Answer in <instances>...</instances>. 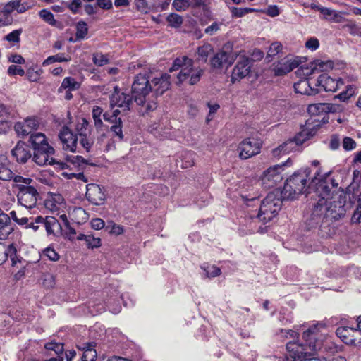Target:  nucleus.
I'll use <instances>...</instances> for the list:
<instances>
[{
    "mask_svg": "<svg viewBox=\"0 0 361 361\" xmlns=\"http://www.w3.org/2000/svg\"><path fill=\"white\" fill-rule=\"evenodd\" d=\"M106 307H108L109 310L114 314H118L121 312V307L117 305L116 307H111V299H108L104 303H95L94 305V309L96 314H100L105 311ZM94 314V310L92 309V315Z\"/></svg>",
    "mask_w": 361,
    "mask_h": 361,
    "instance_id": "obj_26",
    "label": "nucleus"
},
{
    "mask_svg": "<svg viewBox=\"0 0 361 361\" xmlns=\"http://www.w3.org/2000/svg\"><path fill=\"white\" fill-rule=\"evenodd\" d=\"M103 110L99 106H94L92 110V118L94 121L95 126L97 128H100L102 126V121L100 118L101 114H102Z\"/></svg>",
    "mask_w": 361,
    "mask_h": 361,
    "instance_id": "obj_47",
    "label": "nucleus"
},
{
    "mask_svg": "<svg viewBox=\"0 0 361 361\" xmlns=\"http://www.w3.org/2000/svg\"><path fill=\"white\" fill-rule=\"evenodd\" d=\"M166 20L169 25L173 27H178L183 23L182 16L176 13H171Z\"/></svg>",
    "mask_w": 361,
    "mask_h": 361,
    "instance_id": "obj_46",
    "label": "nucleus"
},
{
    "mask_svg": "<svg viewBox=\"0 0 361 361\" xmlns=\"http://www.w3.org/2000/svg\"><path fill=\"white\" fill-rule=\"evenodd\" d=\"M250 68L251 63L249 57L240 56L236 65L233 68L231 75V81L235 82L246 77L249 75Z\"/></svg>",
    "mask_w": 361,
    "mask_h": 361,
    "instance_id": "obj_12",
    "label": "nucleus"
},
{
    "mask_svg": "<svg viewBox=\"0 0 361 361\" xmlns=\"http://www.w3.org/2000/svg\"><path fill=\"white\" fill-rule=\"evenodd\" d=\"M93 328V331L95 332V338H102V336L105 335L106 330L102 325L97 323L94 325Z\"/></svg>",
    "mask_w": 361,
    "mask_h": 361,
    "instance_id": "obj_63",
    "label": "nucleus"
},
{
    "mask_svg": "<svg viewBox=\"0 0 361 361\" xmlns=\"http://www.w3.org/2000/svg\"><path fill=\"white\" fill-rule=\"evenodd\" d=\"M12 157L20 164H25L32 157L30 147L24 142L19 141L11 150Z\"/></svg>",
    "mask_w": 361,
    "mask_h": 361,
    "instance_id": "obj_15",
    "label": "nucleus"
},
{
    "mask_svg": "<svg viewBox=\"0 0 361 361\" xmlns=\"http://www.w3.org/2000/svg\"><path fill=\"white\" fill-rule=\"evenodd\" d=\"M310 78H308L307 80H301L299 82L295 83L294 88L295 92L302 94H315L317 92L315 89L310 87Z\"/></svg>",
    "mask_w": 361,
    "mask_h": 361,
    "instance_id": "obj_25",
    "label": "nucleus"
},
{
    "mask_svg": "<svg viewBox=\"0 0 361 361\" xmlns=\"http://www.w3.org/2000/svg\"><path fill=\"white\" fill-rule=\"evenodd\" d=\"M201 269L204 271L207 277H216L221 274V269L215 265L204 264L201 266Z\"/></svg>",
    "mask_w": 361,
    "mask_h": 361,
    "instance_id": "obj_37",
    "label": "nucleus"
},
{
    "mask_svg": "<svg viewBox=\"0 0 361 361\" xmlns=\"http://www.w3.org/2000/svg\"><path fill=\"white\" fill-rule=\"evenodd\" d=\"M106 230H107L109 233L116 235H121L123 233V227L115 224H113L111 226H106Z\"/></svg>",
    "mask_w": 361,
    "mask_h": 361,
    "instance_id": "obj_56",
    "label": "nucleus"
},
{
    "mask_svg": "<svg viewBox=\"0 0 361 361\" xmlns=\"http://www.w3.org/2000/svg\"><path fill=\"white\" fill-rule=\"evenodd\" d=\"M26 76L31 82H37L39 80L43 71L38 68L37 64L32 63L30 66L26 65Z\"/></svg>",
    "mask_w": 361,
    "mask_h": 361,
    "instance_id": "obj_30",
    "label": "nucleus"
},
{
    "mask_svg": "<svg viewBox=\"0 0 361 361\" xmlns=\"http://www.w3.org/2000/svg\"><path fill=\"white\" fill-rule=\"evenodd\" d=\"M13 23V18L11 15H6L0 13V27L11 25Z\"/></svg>",
    "mask_w": 361,
    "mask_h": 361,
    "instance_id": "obj_62",
    "label": "nucleus"
},
{
    "mask_svg": "<svg viewBox=\"0 0 361 361\" xmlns=\"http://www.w3.org/2000/svg\"><path fill=\"white\" fill-rule=\"evenodd\" d=\"M361 219V202H358L351 216L352 224H359Z\"/></svg>",
    "mask_w": 361,
    "mask_h": 361,
    "instance_id": "obj_57",
    "label": "nucleus"
},
{
    "mask_svg": "<svg viewBox=\"0 0 361 361\" xmlns=\"http://www.w3.org/2000/svg\"><path fill=\"white\" fill-rule=\"evenodd\" d=\"M311 199V213L305 220L308 229L322 222L338 221L345 216V196L331 192L325 181H322L318 185Z\"/></svg>",
    "mask_w": 361,
    "mask_h": 361,
    "instance_id": "obj_1",
    "label": "nucleus"
},
{
    "mask_svg": "<svg viewBox=\"0 0 361 361\" xmlns=\"http://www.w3.org/2000/svg\"><path fill=\"white\" fill-rule=\"evenodd\" d=\"M36 224H41L46 229L47 235L53 234L55 235L56 233L61 230V226L59 221L54 216H46L43 218L41 216L35 218Z\"/></svg>",
    "mask_w": 361,
    "mask_h": 361,
    "instance_id": "obj_17",
    "label": "nucleus"
},
{
    "mask_svg": "<svg viewBox=\"0 0 361 361\" xmlns=\"http://www.w3.org/2000/svg\"><path fill=\"white\" fill-rule=\"evenodd\" d=\"M193 63V60L186 56L178 57L173 61L169 71L172 73L180 70L176 75L177 82L181 84L188 80V83L193 85L200 80L204 73L202 68L200 67L195 68Z\"/></svg>",
    "mask_w": 361,
    "mask_h": 361,
    "instance_id": "obj_4",
    "label": "nucleus"
},
{
    "mask_svg": "<svg viewBox=\"0 0 361 361\" xmlns=\"http://www.w3.org/2000/svg\"><path fill=\"white\" fill-rule=\"evenodd\" d=\"M279 336L281 338L295 339L298 337V333L290 329H281Z\"/></svg>",
    "mask_w": 361,
    "mask_h": 361,
    "instance_id": "obj_64",
    "label": "nucleus"
},
{
    "mask_svg": "<svg viewBox=\"0 0 361 361\" xmlns=\"http://www.w3.org/2000/svg\"><path fill=\"white\" fill-rule=\"evenodd\" d=\"M80 84L71 77H66L61 86L58 89L59 93H62L63 90H75L79 89Z\"/></svg>",
    "mask_w": 361,
    "mask_h": 361,
    "instance_id": "obj_31",
    "label": "nucleus"
},
{
    "mask_svg": "<svg viewBox=\"0 0 361 361\" xmlns=\"http://www.w3.org/2000/svg\"><path fill=\"white\" fill-rule=\"evenodd\" d=\"M7 73L9 75H18L23 76L25 74L24 69L16 65H11L8 68Z\"/></svg>",
    "mask_w": 361,
    "mask_h": 361,
    "instance_id": "obj_51",
    "label": "nucleus"
},
{
    "mask_svg": "<svg viewBox=\"0 0 361 361\" xmlns=\"http://www.w3.org/2000/svg\"><path fill=\"white\" fill-rule=\"evenodd\" d=\"M12 178L15 183L14 185L22 184L24 185H30L33 181L32 179L30 178H24L19 175L14 176Z\"/></svg>",
    "mask_w": 361,
    "mask_h": 361,
    "instance_id": "obj_53",
    "label": "nucleus"
},
{
    "mask_svg": "<svg viewBox=\"0 0 361 361\" xmlns=\"http://www.w3.org/2000/svg\"><path fill=\"white\" fill-rule=\"evenodd\" d=\"M67 162L73 165L80 166L82 163H85L84 159L81 156L67 155L66 157Z\"/></svg>",
    "mask_w": 361,
    "mask_h": 361,
    "instance_id": "obj_58",
    "label": "nucleus"
},
{
    "mask_svg": "<svg viewBox=\"0 0 361 361\" xmlns=\"http://www.w3.org/2000/svg\"><path fill=\"white\" fill-rule=\"evenodd\" d=\"M15 225L11 223V217L0 208V240L7 239L14 231Z\"/></svg>",
    "mask_w": 361,
    "mask_h": 361,
    "instance_id": "obj_18",
    "label": "nucleus"
},
{
    "mask_svg": "<svg viewBox=\"0 0 361 361\" xmlns=\"http://www.w3.org/2000/svg\"><path fill=\"white\" fill-rule=\"evenodd\" d=\"M6 260L9 257L13 267L16 266L18 262H21L22 257L18 255L17 248L13 243L6 246Z\"/></svg>",
    "mask_w": 361,
    "mask_h": 361,
    "instance_id": "obj_33",
    "label": "nucleus"
},
{
    "mask_svg": "<svg viewBox=\"0 0 361 361\" xmlns=\"http://www.w3.org/2000/svg\"><path fill=\"white\" fill-rule=\"evenodd\" d=\"M44 348L48 350L54 351L58 355L62 354L64 351L63 343L54 341L47 343Z\"/></svg>",
    "mask_w": 361,
    "mask_h": 361,
    "instance_id": "obj_41",
    "label": "nucleus"
},
{
    "mask_svg": "<svg viewBox=\"0 0 361 361\" xmlns=\"http://www.w3.org/2000/svg\"><path fill=\"white\" fill-rule=\"evenodd\" d=\"M44 255L47 256L49 259L53 262H56L59 259V255L56 250L50 247L46 248L44 250Z\"/></svg>",
    "mask_w": 361,
    "mask_h": 361,
    "instance_id": "obj_54",
    "label": "nucleus"
},
{
    "mask_svg": "<svg viewBox=\"0 0 361 361\" xmlns=\"http://www.w3.org/2000/svg\"><path fill=\"white\" fill-rule=\"evenodd\" d=\"M331 171L322 173V169L318 168L314 173V180H317V187L322 181L326 182V185L331 189V192L334 193V190L332 191L333 188H336L338 186V183L334 180L329 178ZM317 188H316L317 189Z\"/></svg>",
    "mask_w": 361,
    "mask_h": 361,
    "instance_id": "obj_23",
    "label": "nucleus"
},
{
    "mask_svg": "<svg viewBox=\"0 0 361 361\" xmlns=\"http://www.w3.org/2000/svg\"><path fill=\"white\" fill-rule=\"evenodd\" d=\"M343 28L350 35L353 36L361 37V27L352 21H348Z\"/></svg>",
    "mask_w": 361,
    "mask_h": 361,
    "instance_id": "obj_40",
    "label": "nucleus"
},
{
    "mask_svg": "<svg viewBox=\"0 0 361 361\" xmlns=\"http://www.w3.org/2000/svg\"><path fill=\"white\" fill-rule=\"evenodd\" d=\"M92 60L94 64L99 66H102L109 63V55L103 54L102 53H94L92 56Z\"/></svg>",
    "mask_w": 361,
    "mask_h": 361,
    "instance_id": "obj_45",
    "label": "nucleus"
},
{
    "mask_svg": "<svg viewBox=\"0 0 361 361\" xmlns=\"http://www.w3.org/2000/svg\"><path fill=\"white\" fill-rule=\"evenodd\" d=\"M106 195L104 188L94 183H92V204L102 205L106 200Z\"/></svg>",
    "mask_w": 361,
    "mask_h": 361,
    "instance_id": "obj_22",
    "label": "nucleus"
},
{
    "mask_svg": "<svg viewBox=\"0 0 361 361\" xmlns=\"http://www.w3.org/2000/svg\"><path fill=\"white\" fill-rule=\"evenodd\" d=\"M326 329V324L317 322L310 326L302 334V343L290 341L286 344L287 361H295L301 360L321 348V341L318 338V334L322 329Z\"/></svg>",
    "mask_w": 361,
    "mask_h": 361,
    "instance_id": "obj_3",
    "label": "nucleus"
},
{
    "mask_svg": "<svg viewBox=\"0 0 361 361\" xmlns=\"http://www.w3.org/2000/svg\"><path fill=\"white\" fill-rule=\"evenodd\" d=\"M54 154V149L53 150L49 149H39L37 148L33 152V161L39 166L55 165L60 166L61 169L68 167L67 163L61 161H57L55 158L50 156Z\"/></svg>",
    "mask_w": 361,
    "mask_h": 361,
    "instance_id": "obj_9",
    "label": "nucleus"
},
{
    "mask_svg": "<svg viewBox=\"0 0 361 361\" xmlns=\"http://www.w3.org/2000/svg\"><path fill=\"white\" fill-rule=\"evenodd\" d=\"M283 200L280 190L270 192L262 201L257 219L264 224L271 221L281 210Z\"/></svg>",
    "mask_w": 361,
    "mask_h": 361,
    "instance_id": "obj_6",
    "label": "nucleus"
},
{
    "mask_svg": "<svg viewBox=\"0 0 361 361\" xmlns=\"http://www.w3.org/2000/svg\"><path fill=\"white\" fill-rule=\"evenodd\" d=\"M70 58H67L65 56L64 54L59 53L54 56H50L47 57L43 62L42 66H47L50 64H52L55 62H67L70 61Z\"/></svg>",
    "mask_w": 361,
    "mask_h": 361,
    "instance_id": "obj_36",
    "label": "nucleus"
},
{
    "mask_svg": "<svg viewBox=\"0 0 361 361\" xmlns=\"http://www.w3.org/2000/svg\"><path fill=\"white\" fill-rule=\"evenodd\" d=\"M73 214L78 221V224L85 222L89 219V214L82 207H76L73 210Z\"/></svg>",
    "mask_w": 361,
    "mask_h": 361,
    "instance_id": "obj_44",
    "label": "nucleus"
},
{
    "mask_svg": "<svg viewBox=\"0 0 361 361\" xmlns=\"http://www.w3.org/2000/svg\"><path fill=\"white\" fill-rule=\"evenodd\" d=\"M29 142L31 144L33 151L37 148L53 150V147L47 142L44 134L42 133L31 134L29 138Z\"/></svg>",
    "mask_w": 361,
    "mask_h": 361,
    "instance_id": "obj_21",
    "label": "nucleus"
},
{
    "mask_svg": "<svg viewBox=\"0 0 361 361\" xmlns=\"http://www.w3.org/2000/svg\"><path fill=\"white\" fill-rule=\"evenodd\" d=\"M88 27L86 23L84 21H79L76 24V33H75V39H73V38H70L71 42H75L77 41H80L83 39L85 36L87 35Z\"/></svg>",
    "mask_w": 361,
    "mask_h": 361,
    "instance_id": "obj_32",
    "label": "nucleus"
},
{
    "mask_svg": "<svg viewBox=\"0 0 361 361\" xmlns=\"http://www.w3.org/2000/svg\"><path fill=\"white\" fill-rule=\"evenodd\" d=\"M326 105L324 103H317L310 104L307 107V112L311 116H317L325 114Z\"/></svg>",
    "mask_w": 361,
    "mask_h": 361,
    "instance_id": "obj_38",
    "label": "nucleus"
},
{
    "mask_svg": "<svg viewBox=\"0 0 361 361\" xmlns=\"http://www.w3.org/2000/svg\"><path fill=\"white\" fill-rule=\"evenodd\" d=\"M261 143L254 138H247L243 140L238 148L239 157L242 159H247L260 152Z\"/></svg>",
    "mask_w": 361,
    "mask_h": 361,
    "instance_id": "obj_11",
    "label": "nucleus"
},
{
    "mask_svg": "<svg viewBox=\"0 0 361 361\" xmlns=\"http://www.w3.org/2000/svg\"><path fill=\"white\" fill-rule=\"evenodd\" d=\"M316 85L322 87L326 92H336L340 85H343V82L341 79L336 80L326 73H322L319 76Z\"/></svg>",
    "mask_w": 361,
    "mask_h": 361,
    "instance_id": "obj_16",
    "label": "nucleus"
},
{
    "mask_svg": "<svg viewBox=\"0 0 361 361\" xmlns=\"http://www.w3.org/2000/svg\"><path fill=\"white\" fill-rule=\"evenodd\" d=\"M282 47H283V46L281 42H273L270 45V47L268 49V51H267V59H268V61H270L271 60H272L273 57H274L279 52H281L282 50Z\"/></svg>",
    "mask_w": 361,
    "mask_h": 361,
    "instance_id": "obj_39",
    "label": "nucleus"
},
{
    "mask_svg": "<svg viewBox=\"0 0 361 361\" xmlns=\"http://www.w3.org/2000/svg\"><path fill=\"white\" fill-rule=\"evenodd\" d=\"M343 147L345 150H352L355 148L356 142L351 137H345L343 140Z\"/></svg>",
    "mask_w": 361,
    "mask_h": 361,
    "instance_id": "obj_61",
    "label": "nucleus"
},
{
    "mask_svg": "<svg viewBox=\"0 0 361 361\" xmlns=\"http://www.w3.org/2000/svg\"><path fill=\"white\" fill-rule=\"evenodd\" d=\"M318 11L323 15L326 20H331L334 23H341L344 20L341 13L337 11L322 6H319Z\"/></svg>",
    "mask_w": 361,
    "mask_h": 361,
    "instance_id": "obj_24",
    "label": "nucleus"
},
{
    "mask_svg": "<svg viewBox=\"0 0 361 361\" xmlns=\"http://www.w3.org/2000/svg\"><path fill=\"white\" fill-rule=\"evenodd\" d=\"M273 71L275 75L281 76L292 71V68L287 64L286 59H283L273 68Z\"/></svg>",
    "mask_w": 361,
    "mask_h": 361,
    "instance_id": "obj_34",
    "label": "nucleus"
},
{
    "mask_svg": "<svg viewBox=\"0 0 361 361\" xmlns=\"http://www.w3.org/2000/svg\"><path fill=\"white\" fill-rule=\"evenodd\" d=\"M59 138L63 144V149L74 152L76 150L78 136L64 126L59 133Z\"/></svg>",
    "mask_w": 361,
    "mask_h": 361,
    "instance_id": "obj_14",
    "label": "nucleus"
},
{
    "mask_svg": "<svg viewBox=\"0 0 361 361\" xmlns=\"http://www.w3.org/2000/svg\"><path fill=\"white\" fill-rule=\"evenodd\" d=\"M14 130L19 136L25 137L29 134H32V132L25 127L22 122H17L14 126Z\"/></svg>",
    "mask_w": 361,
    "mask_h": 361,
    "instance_id": "obj_50",
    "label": "nucleus"
},
{
    "mask_svg": "<svg viewBox=\"0 0 361 361\" xmlns=\"http://www.w3.org/2000/svg\"><path fill=\"white\" fill-rule=\"evenodd\" d=\"M233 58L231 54L220 51L217 52L211 59V66L214 68H221L224 66H229L233 62Z\"/></svg>",
    "mask_w": 361,
    "mask_h": 361,
    "instance_id": "obj_19",
    "label": "nucleus"
},
{
    "mask_svg": "<svg viewBox=\"0 0 361 361\" xmlns=\"http://www.w3.org/2000/svg\"><path fill=\"white\" fill-rule=\"evenodd\" d=\"M319 47V42L317 38L312 37L305 42V47L311 51L317 50Z\"/></svg>",
    "mask_w": 361,
    "mask_h": 361,
    "instance_id": "obj_52",
    "label": "nucleus"
},
{
    "mask_svg": "<svg viewBox=\"0 0 361 361\" xmlns=\"http://www.w3.org/2000/svg\"><path fill=\"white\" fill-rule=\"evenodd\" d=\"M133 100H134L133 94L130 95L121 92L117 86L114 87V91L110 97L111 105L112 106H116L123 111H128L130 109Z\"/></svg>",
    "mask_w": 361,
    "mask_h": 361,
    "instance_id": "obj_10",
    "label": "nucleus"
},
{
    "mask_svg": "<svg viewBox=\"0 0 361 361\" xmlns=\"http://www.w3.org/2000/svg\"><path fill=\"white\" fill-rule=\"evenodd\" d=\"M213 48L211 44H206L200 47L197 49L198 60L206 62L208 56L212 53Z\"/></svg>",
    "mask_w": 361,
    "mask_h": 361,
    "instance_id": "obj_35",
    "label": "nucleus"
},
{
    "mask_svg": "<svg viewBox=\"0 0 361 361\" xmlns=\"http://www.w3.org/2000/svg\"><path fill=\"white\" fill-rule=\"evenodd\" d=\"M170 75L161 74L159 78H153L149 82V77L146 74H139L134 78L132 84V94L134 102L145 108L142 114H148L157 107L156 99L162 95L170 86Z\"/></svg>",
    "mask_w": 361,
    "mask_h": 361,
    "instance_id": "obj_2",
    "label": "nucleus"
},
{
    "mask_svg": "<svg viewBox=\"0 0 361 361\" xmlns=\"http://www.w3.org/2000/svg\"><path fill=\"white\" fill-rule=\"evenodd\" d=\"M357 329L355 328L341 326L337 328L336 334L344 343H348L354 341L353 338H350L351 333H355Z\"/></svg>",
    "mask_w": 361,
    "mask_h": 361,
    "instance_id": "obj_29",
    "label": "nucleus"
},
{
    "mask_svg": "<svg viewBox=\"0 0 361 361\" xmlns=\"http://www.w3.org/2000/svg\"><path fill=\"white\" fill-rule=\"evenodd\" d=\"M13 178V172L5 166L0 167V180H9Z\"/></svg>",
    "mask_w": 361,
    "mask_h": 361,
    "instance_id": "obj_55",
    "label": "nucleus"
},
{
    "mask_svg": "<svg viewBox=\"0 0 361 361\" xmlns=\"http://www.w3.org/2000/svg\"><path fill=\"white\" fill-rule=\"evenodd\" d=\"M13 188L18 190L16 196L19 204L28 209L35 207L39 194L34 186L18 184L13 185Z\"/></svg>",
    "mask_w": 361,
    "mask_h": 361,
    "instance_id": "obj_7",
    "label": "nucleus"
},
{
    "mask_svg": "<svg viewBox=\"0 0 361 361\" xmlns=\"http://www.w3.org/2000/svg\"><path fill=\"white\" fill-rule=\"evenodd\" d=\"M310 170L305 169L294 173L288 178L282 190H280L281 197L289 200L295 199L299 195L303 194L307 190Z\"/></svg>",
    "mask_w": 361,
    "mask_h": 361,
    "instance_id": "obj_5",
    "label": "nucleus"
},
{
    "mask_svg": "<svg viewBox=\"0 0 361 361\" xmlns=\"http://www.w3.org/2000/svg\"><path fill=\"white\" fill-rule=\"evenodd\" d=\"M172 6L178 11H185L190 6V0H173Z\"/></svg>",
    "mask_w": 361,
    "mask_h": 361,
    "instance_id": "obj_49",
    "label": "nucleus"
},
{
    "mask_svg": "<svg viewBox=\"0 0 361 361\" xmlns=\"http://www.w3.org/2000/svg\"><path fill=\"white\" fill-rule=\"evenodd\" d=\"M120 112L121 111L118 109H116L113 111L111 117L114 118L115 123L111 126V130L118 137L119 140H122L123 138L122 132V121L121 118H117Z\"/></svg>",
    "mask_w": 361,
    "mask_h": 361,
    "instance_id": "obj_28",
    "label": "nucleus"
},
{
    "mask_svg": "<svg viewBox=\"0 0 361 361\" xmlns=\"http://www.w3.org/2000/svg\"><path fill=\"white\" fill-rule=\"evenodd\" d=\"M230 10L233 18H241L246 14L255 11L254 8L238 7H231L230 8Z\"/></svg>",
    "mask_w": 361,
    "mask_h": 361,
    "instance_id": "obj_43",
    "label": "nucleus"
},
{
    "mask_svg": "<svg viewBox=\"0 0 361 361\" xmlns=\"http://www.w3.org/2000/svg\"><path fill=\"white\" fill-rule=\"evenodd\" d=\"M328 66V63L323 62L321 61H314L313 63H312L310 66V67H307L304 70V74L310 77V75L314 74V73H319L321 71H324L326 70V68Z\"/></svg>",
    "mask_w": 361,
    "mask_h": 361,
    "instance_id": "obj_27",
    "label": "nucleus"
},
{
    "mask_svg": "<svg viewBox=\"0 0 361 361\" xmlns=\"http://www.w3.org/2000/svg\"><path fill=\"white\" fill-rule=\"evenodd\" d=\"M299 361H346L345 358L343 357H334L331 360H326V358H319V357H307V356L304 358L300 360Z\"/></svg>",
    "mask_w": 361,
    "mask_h": 361,
    "instance_id": "obj_60",
    "label": "nucleus"
},
{
    "mask_svg": "<svg viewBox=\"0 0 361 361\" xmlns=\"http://www.w3.org/2000/svg\"><path fill=\"white\" fill-rule=\"evenodd\" d=\"M39 16L44 21L51 25H55L56 23V20L54 19V14L47 9H42L39 12Z\"/></svg>",
    "mask_w": 361,
    "mask_h": 361,
    "instance_id": "obj_42",
    "label": "nucleus"
},
{
    "mask_svg": "<svg viewBox=\"0 0 361 361\" xmlns=\"http://www.w3.org/2000/svg\"><path fill=\"white\" fill-rule=\"evenodd\" d=\"M283 170V166L279 164L267 169L262 178L263 185L269 188L274 187L283 179L281 175Z\"/></svg>",
    "mask_w": 361,
    "mask_h": 361,
    "instance_id": "obj_13",
    "label": "nucleus"
},
{
    "mask_svg": "<svg viewBox=\"0 0 361 361\" xmlns=\"http://www.w3.org/2000/svg\"><path fill=\"white\" fill-rule=\"evenodd\" d=\"M89 126V121L85 118H80L78 120L75 130L77 131V135L80 136V144L86 149L87 152L90 150V145L87 138L86 131L87 126Z\"/></svg>",
    "mask_w": 361,
    "mask_h": 361,
    "instance_id": "obj_20",
    "label": "nucleus"
},
{
    "mask_svg": "<svg viewBox=\"0 0 361 361\" xmlns=\"http://www.w3.org/2000/svg\"><path fill=\"white\" fill-rule=\"evenodd\" d=\"M312 135L302 130L298 133L293 139H289L279 145L277 148L273 149V156L276 157L281 154H288L289 152L296 150L298 147L302 145L305 140H308Z\"/></svg>",
    "mask_w": 361,
    "mask_h": 361,
    "instance_id": "obj_8",
    "label": "nucleus"
},
{
    "mask_svg": "<svg viewBox=\"0 0 361 361\" xmlns=\"http://www.w3.org/2000/svg\"><path fill=\"white\" fill-rule=\"evenodd\" d=\"M22 33V30H14L4 37V39L13 43H18L20 41V36Z\"/></svg>",
    "mask_w": 361,
    "mask_h": 361,
    "instance_id": "obj_48",
    "label": "nucleus"
},
{
    "mask_svg": "<svg viewBox=\"0 0 361 361\" xmlns=\"http://www.w3.org/2000/svg\"><path fill=\"white\" fill-rule=\"evenodd\" d=\"M23 123L31 132L36 130L39 126L38 121L35 118H27Z\"/></svg>",
    "mask_w": 361,
    "mask_h": 361,
    "instance_id": "obj_59",
    "label": "nucleus"
}]
</instances>
